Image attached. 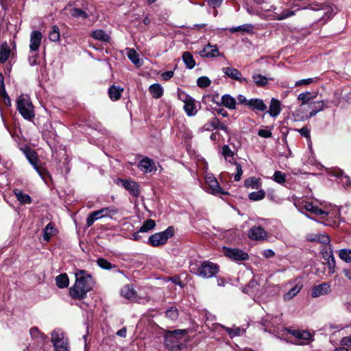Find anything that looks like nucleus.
<instances>
[{"label":"nucleus","mask_w":351,"mask_h":351,"mask_svg":"<svg viewBox=\"0 0 351 351\" xmlns=\"http://www.w3.org/2000/svg\"><path fill=\"white\" fill-rule=\"evenodd\" d=\"M219 123V119L217 117L212 118L208 123L203 126L204 130L210 131L213 129L216 130L217 125Z\"/></svg>","instance_id":"nucleus-51"},{"label":"nucleus","mask_w":351,"mask_h":351,"mask_svg":"<svg viewBox=\"0 0 351 351\" xmlns=\"http://www.w3.org/2000/svg\"><path fill=\"white\" fill-rule=\"evenodd\" d=\"M292 334L294 337L300 339L307 341L311 338V333L306 330H294Z\"/></svg>","instance_id":"nucleus-43"},{"label":"nucleus","mask_w":351,"mask_h":351,"mask_svg":"<svg viewBox=\"0 0 351 351\" xmlns=\"http://www.w3.org/2000/svg\"><path fill=\"white\" fill-rule=\"evenodd\" d=\"M304 208L317 215H328V213L322 208H318L317 206L313 205L312 203L306 202L304 205Z\"/></svg>","instance_id":"nucleus-29"},{"label":"nucleus","mask_w":351,"mask_h":351,"mask_svg":"<svg viewBox=\"0 0 351 351\" xmlns=\"http://www.w3.org/2000/svg\"><path fill=\"white\" fill-rule=\"evenodd\" d=\"M186 334L184 329L167 330L164 335L165 347L169 350H181L182 340Z\"/></svg>","instance_id":"nucleus-3"},{"label":"nucleus","mask_w":351,"mask_h":351,"mask_svg":"<svg viewBox=\"0 0 351 351\" xmlns=\"http://www.w3.org/2000/svg\"><path fill=\"white\" fill-rule=\"evenodd\" d=\"M223 328L228 333L230 338L241 336L245 332V330L241 328L240 327L229 328L223 326Z\"/></svg>","instance_id":"nucleus-31"},{"label":"nucleus","mask_w":351,"mask_h":351,"mask_svg":"<svg viewBox=\"0 0 351 351\" xmlns=\"http://www.w3.org/2000/svg\"><path fill=\"white\" fill-rule=\"evenodd\" d=\"M248 107L252 110L263 112L267 109V106L261 99H250L248 101Z\"/></svg>","instance_id":"nucleus-19"},{"label":"nucleus","mask_w":351,"mask_h":351,"mask_svg":"<svg viewBox=\"0 0 351 351\" xmlns=\"http://www.w3.org/2000/svg\"><path fill=\"white\" fill-rule=\"evenodd\" d=\"M56 232V229L53 224L52 223H49L43 230V239L46 241H49L51 237L54 235Z\"/></svg>","instance_id":"nucleus-32"},{"label":"nucleus","mask_w":351,"mask_h":351,"mask_svg":"<svg viewBox=\"0 0 351 351\" xmlns=\"http://www.w3.org/2000/svg\"><path fill=\"white\" fill-rule=\"evenodd\" d=\"M308 240L311 241H317L327 245H329L330 241V239L327 234H314L311 237L308 238Z\"/></svg>","instance_id":"nucleus-37"},{"label":"nucleus","mask_w":351,"mask_h":351,"mask_svg":"<svg viewBox=\"0 0 351 351\" xmlns=\"http://www.w3.org/2000/svg\"><path fill=\"white\" fill-rule=\"evenodd\" d=\"M49 38L51 41L57 42L60 39V29L58 26L54 25L52 27L51 30L49 34Z\"/></svg>","instance_id":"nucleus-44"},{"label":"nucleus","mask_w":351,"mask_h":351,"mask_svg":"<svg viewBox=\"0 0 351 351\" xmlns=\"http://www.w3.org/2000/svg\"><path fill=\"white\" fill-rule=\"evenodd\" d=\"M303 287V284L299 281L293 287H292L289 291H287L285 295H284V300L285 301H289L290 300H291L292 298H293L295 296H296L298 295V293L300 291V290L302 289Z\"/></svg>","instance_id":"nucleus-23"},{"label":"nucleus","mask_w":351,"mask_h":351,"mask_svg":"<svg viewBox=\"0 0 351 351\" xmlns=\"http://www.w3.org/2000/svg\"><path fill=\"white\" fill-rule=\"evenodd\" d=\"M221 103L224 107L230 110L236 109V99L229 94H225L221 97Z\"/></svg>","instance_id":"nucleus-22"},{"label":"nucleus","mask_w":351,"mask_h":351,"mask_svg":"<svg viewBox=\"0 0 351 351\" xmlns=\"http://www.w3.org/2000/svg\"><path fill=\"white\" fill-rule=\"evenodd\" d=\"M184 109L188 116H193L197 113L196 106L192 97L186 95L184 100Z\"/></svg>","instance_id":"nucleus-18"},{"label":"nucleus","mask_w":351,"mask_h":351,"mask_svg":"<svg viewBox=\"0 0 351 351\" xmlns=\"http://www.w3.org/2000/svg\"><path fill=\"white\" fill-rule=\"evenodd\" d=\"M245 186L257 189L258 188V180L255 178H250L245 181Z\"/></svg>","instance_id":"nucleus-57"},{"label":"nucleus","mask_w":351,"mask_h":351,"mask_svg":"<svg viewBox=\"0 0 351 351\" xmlns=\"http://www.w3.org/2000/svg\"><path fill=\"white\" fill-rule=\"evenodd\" d=\"M86 10L87 3L84 0L71 1L64 8L66 14L74 18H82L83 19L88 17Z\"/></svg>","instance_id":"nucleus-4"},{"label":"nucleus","mask_w":351,"mask_h":351,"mask_svg":"<svg viewBox=\"0 0 351 351\" xmlns=\"http://www.w3.org/2000/svg\"><path fill=\"white\" fill-rule=\"evenodd\" d=\"M17 110L21 116L27 119L31 120L34 117V106L27 95H21L16 101Z\"/></svg>","instance_id":"nucleus-5"},{"label":"nucleus","mask_w":351,"mask_h":351,"mask_svg":"<svg viewBox=\"0 0 351 351\" xmlns=\"http://www.w3.org/2000/svg\"><path fill=\"white\" fill-rule=\"evenodd\" d=\"M138 168L145 173H151L156 171L155 162L152 159L145 157L138 163Z\"/></svg>","instance_id":"nucleus-15"},{"label":"nucleus","mask_w":351,"mask_h":351,"mask_svg":"<svg viewBox=\"0 0 351 351\" xmlns=\"http://www.w3.org/2000/svg\"><path fill=\"white\" fill-rule=\"evenodd\" d=\"M156 226L155 221L153 219H147L144 223L141 226L139 229V232H147L149 230H152Z\"/></svg>","instance_id":"nucleus-42"},{"label":"nucleus","mask_w":351,"mask_h":351,"mask_svg":"<svg viewBox=\"0 0 351 351\" xmlns=\"http://www.w3.org/2000/svg\"><path fill=\"white\" fill-rule=\"evenodd\" d=\"M43 180H45L47 178H50L49 171L43 167L38 165L34 168Z\"/></svg>","instance_id":"nucleus-53"},{"label":"nucleus","mask_w":351,"mask_h":351,"mask_svg":"<svg viewBox=\"0 0 351 351\" xmlns=\"http://www.w3.org/2000/svg\"><path fill=\"white\" fill-rule=\"evenodd\" d=\"M91 36L93 38L108 42L110 40V36L102 29H97L92 32Z\"/></svg>","instance_id":"nucleus-38"},{"label":"nucleus","mask_w":351,"mask_h":351,"mask_svg":"<svg viewBox=\"0 0 351 351\" xmlns=\"http://www.w3.org/2000/svg\"><path fill=\"white\" fill-rule=\"evenodd\" d=\"M210 84V80L206 76L200 77L197 80V84L200 88H206L209 86Z\"/></svg>","instance_id":"nucleus-54"},{"label":"nucleus","mask_w":351,"mask_h":351,"mask_svg":"<svg viewBox=\"0 0 351 351\" xmlns=\"http://www.w3.org/2000/svg\"><path fill=\"white\" fill-rule=\"evenodd\" d=\"M63 338V334L60 330H54L51 333V341L53 345Z\"/></svg>","instance_id":"nucleus-55"},{"label":"nucleus","mask_w":351,"mask_h":351,"mask_svg":"<svg viewBox=\"0 0 351 351\" xmlns=\"http://www.w3.org/2000/svg\"><path fill=\"white\" fill-rule=\"evenodd\" d=\"M281 111L280 101L274 98H272L269 105V110L268 113L272 117H277Z\"/></svg>","instance_id":"nucleus-26"},{"label":"nucleus","mask_w":351,"mask_h":351,"mask_svg":"<svg viewBox=\"0 0 351 351\" xmlns=\"http://www.w3.org/2000/svg\"><path fill=\"white\" fill-rule=\"evenodd\" d=\"M166 316L169 317L171 320H175L178 317V311L177 308L171 307L170 308L167 309L165 312Z\"/></svg>","instance_id":"nucleus-56"},{"label":"nucleus","mask_w":351,"mask_h":351,"mask_svg":"<svg viewBox=\"0 0 351 351\" xmlns=\"http://www.w3.org/2000/svg\"><path fill=\"white\" fill-rule=\"evenodd\" d=\"M234 164L236 165V169H237V173L234 176V180L235 181H239L241 180L243 170L241 165L238 162H234Z\"/></svg>","instance_id":"nucleus-61"},{"label":"nucleus","mask_w":351,"mask_h":351,"mask_svg":"<svg viewBox=\"0 0 351 351\" xmlns=\"http://www.w3.org/2000/svg\"><path fill=\"white\" fill-rule=\"evenodd\" d=\"M253 82L257 86H264L268 82L267 77L258 73H254L252 75Z\"/></svg>","instance_id":"nucleus-41"},{"label":"nucleus","mask_w":351,"mask_h":351,"mask_svg":"<svg viewBox=\"0 0 351 351\" xmlns=\"http://www.w3.org/2000/svg\"><path fill=\"white\" fill-rule=\"evenodd\" d=\"M123 88L119 86H112L108 89V95L112 100L117 101L120 99Z\"/></svg>","instance_id":"nucleus-28"},{"label":"nucleus","mask_w":351,"mask_h":351,"mask_svg":"<svg viewBox=\"0 0 351 351\" xmlns=\"http://www.w3.org/2000/svg\"><path fill=\"white\" fill-rule=\"evenodd\" d=\"M223 252L227 257L236 261H247L249 259L247 253L237 248L224 247Z\"/></svg>","instance_id":"nucleus-9"},{"label":"nucleus","mask_w":351,"mask_h":351,"mask_svg":"<svg viewBox=\"0 0 351 351\" xmlns=\"http://www.w3.org/2000/svg\"><path fill=\"white\" fill-rule=\"evenodd\" d=\"M14 195L17 200L22 204H30L32 202L31 197L26 193H24L21 190L14 189L13 191Z\"/></svg>","instance_id":"nucleus-27"},{"label":"nucleus","mask_w":351,"mask_h":351,"mask_svg":"<svg viewBox=\"0 0 351 351\" xmlns=\"http://www.w3.org/2000/svg\"><path fill=\"white\" fill-rule=\"evenodd\" d=\"M42 34L40 31H33L30 35L29 51L34 53L38 51L41 43Z\"/></svg>","instance_id":"nucleus-14"},{"label":"nucleus","mask_w":351,"mask_h":351,"mask_svg":"<svg viewBox=\"0 0 351 351\" xmlns=\"http://www.w3.org/2000/svg\"><path fill=\"white\" fill-rule=\"evenodd\" d=\"M121 294L123 298L130 300H133L136 298V291L130 285H126L121 289Z\"/></svg>","instance_id":"nucleus-24"},{"label":"nucleus","mask_w":351,"mask_h":351,"mask_svg":"<svg viewBox=\"0 0 351 351\" xmlns=\"http://www.w3.org/2000/svg\"><path fill=\"white\" fill-rule=\"evenodd\" d=\"M199 54L203 58H216L221 55L217 45L208 44L203 49H202Z\"/></svg>","instance_id":"nucleus-13"},{"label":"nucleus","mask_w":351,"mask_h":351,"mask_svg":"<svg viewBox=\"0 0 351 351\" xmlns=\"http://www.w3.org/2000/svg\"><path fill=\"white\" fill-rule=\"evenodd\" d=\"M182 58L187 69H192L195 67V61L193 58V55L190 52H184L182 56Z\"/></svg>","instance_id":"nucleus-30"},{"label":"nucleus","mask_w":351,"mask_h":351,"mask_svg":"<svg viewBox=\"0 0 351 351\" xmlns=\"http://www.w3.org/2000/svg\"><path fill=\"white\" fill-rule=\"evenodd\" d=\"M339 258L346 263H351V250L342 249L339 253Z\"/></svg>","instance_id":"nucleus-46"},{"label":"nucleus","mask_w":351,"mask_h":351,"mask_svg":"<svg viewBox=\"0 0 351 351\" xmlns=\"http://www.w3.org/2000/svg\"><path fill=\"white\" fill-rule=\"evenodd\" d=\"M273 180L278 184H284L286 182V176L280 171H276L273 175Z\"/></svg>","instance_id":"nucleus-52"},{"label":"nucleus","mask_w":351,"mask_h":351,"mask_svg":"<svg viewBox=\"0 0 351 351\" xmlns=\"http://www.w3.org/2000/svg\"><path fill=\"white\" fill-rule=\"evenodd\" d=\"M336 176L341 178V182L345 188L351 186V180L347 176H343V173L341 171L337 173Z\"/></svg>","instance_id":"nucleus-50"},{"label":"nucleus","mask_w":351,"mask_h":351,"mask_svg":"<svg viewBox=\"0 0 351 351\" xmlns=\"http://www.w3.org/2000/svg\"><path fill=\"white\" fill-rule=\"evenodd\" d=\"M24 154L29 162V163L33 166V167H36L38 166V155L36 152L32 149V148L27 147L24 149Z\"/></svg>","instance_id":"nucleus-21"},{"label":"nucleus","mask_w":351,"mask_h":351,"mask_svg":"<svg viewBox=\"0 0 351 351\" xmlns=\"http://www.w3.org/2000/svg\"><path fill=\"white\" fill-rule=\"evenodd\" d=\"M248 237L252 240L261 241L265 240L267 237V233L260 226L251 228L247 234Z\"/></svg>","instance_id":"nucleus-11"},{"label":"nucleus","mask_w":351,"mask_h":351,"mask_svg":"<svg viewBox=\"0 0 351 351\" xmlns=\"http://www.w3.org/2000/svg\"><path fill=\"white\" fill-rule=\"evenodd\" d=\"M56 285L60 288L64 289L69 286V277L66 274H62L56 276Z\"/></svg>","instance_id":"nucleus-34"},{"label":"nucleus","mask_w":351,"mask_h":351,"mask_svg":"<svg viewBox=\"0 0 351 351\" xmlns=\"http://www.w3.org/2000/svg\"><path fill=\"white\" fill-rule=\"evenodd\" d=\"M326 265L328 266L329 271L331 274H334L335 272V266H336L335 260L334 256L332 258H330L329 260L326 261Z\"/></svg>","instance_id":"nucleus-60"},{"label":"nucleus","mask_w":351,"mask_h":351,"mask_svg":"<svg viewBox=\"0 0 351 351\" xmlns=\"http://www.w3.org/2000/svg\"><path fill=\"white\" fill-rule=\"evenodd\" d=\"M331 292V287L328 282H322L313 287L311 296L314 298L326 295Z\"/></svg>","instance_id":"nucleus-12"},{"label":"nucleus","mask_w":351,"mask_h":351,"mask_svg":"<svg viewBox=\"0 0 351 351\" xmlns=\"http://www.w3.org/2000/svg\"><path fill=\"white\" fill-rule=\"evenodd\" d=\"M128 57L135 65H140L138 54L134 49H129Z\"/></svg>","instance_id":"nucleus-49"},{"label":"nucleus","mask_w":351,"mask_h":351,"mask_svg":"<svg viewBox=\"0 0 351 351\" xmlns=\"http://www.w3.org/2000/svg\"><path fill=\"white\" fill-rule=\"evenodd\" d=\"M317 97V94L315 93L305 92L298 95V100L301 101L302 104H306L311 100L314 99Z\"/></svg>","instance_id":"nucleus-35"},{"label":"nucleus","mask_w":351,"mask_h":351,"mask_svg":"<svg viewBox=\"0 0 351 351\" xmlns=\"http://www.w3.org/2000/svg\"><path fill=\"white\" fill-rule=\"evenodd\" d=\"M206 183L208 185L210 193L215 195H224L228 194L219 185L217 179L210 174L206 175L205 178Z\"/></svg>","instance_id":"nucleus-8"},{"label":"nucleus","mask_w":351,"mask_h":351,"mask_svg":"<svg viewBox=\"0 0 351 351\" xmlns=\"http://www.w3.org/2000/svg\"><path fill=\"white\" fill-rule=\"evenodd\" d=\"M190 271L202 278H210L219 271L217 264L209 261H196L191 263L189 266Z\"/></svg>","instance_id":"nucleus-2"},{"label":"nucleus","mask_w":351,"mask_h":351,"mask_svg":"<svg viewBox=\"0 0 351 351\" xmlns=\"http://www.w3.org/2000/svg\"><path fill=\"white\" fill-rule=\"evenodd\" d=\"M321 252L322 254V258L326 261L334 256L332 253V249L330 245L324 246Z\"/></svg>","instance_id":"nucleus-45"},{"label":"nucleus","mask_w":351,"mask_h":351,"mask_svg":"<svg viewBox=\"0 0 351 351\" xmlns=\"http://www.w3.org/2000/svg\"><path fill=\"white\" fill-rule=\"evenodd\" d=\"M313 82V78H308V79H304L298 80L295 82V86H304L310 84Z\"/></svg>","instance_id":"nucleus-64"},{"label":"nucleus","mask_w":351,"mask_h":351,"mask_svg":"<svg viewBox=\"0 0 351 351\" xmlns=\"http://www.w3.org/2000/svg\"><path fill=\"white\" fill-rule=\"evenodd\" d=\"M118 213V209L114 207H106L100 210L92 212L86 219V226H91L93 223L101 218L108 217L112 218Z\"/></svg>","instance_id":"nucleus-6"},{"label":"nucleus","mask_w":351,"mask_h":351,"mask_svg":"<svg viewBox=\"0 0 351 351\" xmlns=\"http://www.w3.org/2000/svg\"><path fill=\"white\" fill-rule=\"evenodd\" d=\"M54 346L57 351H67V343L64 338L55 343Z\"/></svg>","instance_id":"nucleus-58"},{"label":"nucleus","mask_w":351,"mask_h":351,"mask_svg":"<svg viewBox=\"0 0 351 351\" xmlns=\"http://www.w3.org/2000/svg\"><path fill=\"white\" fill-rule=\"evenodd\" d=\"M295 14L294 11H291L289 10H284L283 12L280 14L273 12L271 14L268 15V19L270 20H278L281 21L284 20L287 18H289L291 16H293Z\"/></svg>","instance_id":"nucleus-20"},{"label":"nucleus","mask_w":351,"mask_h":351,"mask_svg":"<svg viewBox=\"0 0 351 351\" xmlns=\"http://www.w3.org/2000/svg\"><path fill=\"white\" fill-rule=\"evenodd\" d=\"M97 265L102 269L109 270L110 269L116 267L114 265L111 264L106 259L99 258L97 261Z\"/></svg>","instance_id":"nucleus-48"},{"label":"nucleus","mask_w":351,"mask_h":351,"mask_svg":"<svg viewBox=\"0 0 351 351\" xmlns=\"http://www.w3.org/2000/svg\"><path fill=\"white\" fill-rule=\"evenodd\" d=\"M173 234L174 228L172 226H169L163 232H157L151 235L148 239L147 243L153 247L164 245Z\"/></svg>","instance_id":"nucleus-7"},{"label":"nucleus","mask_w":351,"mask_h":351,"mask_svg":"<svg viewBox=\"0 0 351 351\" xmlns=\"http://www.w3.org/2000/svg\"><path fill=\"white\" fill-rule=\"evenodd\" d=\"M123 186L130 192L133 197H138L140 194L139 185L134 181L121 180Z\"/></svg>","instance_id":"nucleus-17"},{"label":"nucleus","mask_w":351,"mask_h":351,"mask_svg":"<svg viewBox=\"0 0 351 351\" xmlns=\"http://www.w3.org/2000/svg\"><path fill=\"white\" fill-rule=\"evenodd\" d=\"M222 151L223 155L226 160H228L229 158H233L234 152L230 149L228 145L223 146Z\"/></svg>","instance_id":"nucleus-59"},{"label":"nucleus","mask_w":351,"mask_h":351,"mask_svg":"<svg viewBox=\"0 0 351 351\" xmlns=\"http://www.w3.org/2000/svg\"><path fill=\"white\" fill-rule=\"evenodd\" d=\"M75 282L69 289V295L73 299L82 300L93 288V280L84 270H79L75 274Z\"/></svg>","instance_id":"nucleus-1"},{"label":"nucleus","mask_w":351,"mask_h":351,"mask_svg":"<svg viewBox=\"0 0 351 351\" xmlns=\"http://www.w3.org/2000/svg\"><path fill=\"white\" fill-rule=\"evenodd\" d=\"M253 26L251 24H244L237 27L230 28L229 30L231 33H235L237 32L253 33Z\"/></svg>","instance_id":"nucleus-40"},{"label":"nucleus","mask_w":351,"mask_h":351,"mask_svg":"<svg viewBox=\"0 0 351 351\" xmlns=\"http://www.w3.org/2000/svg\"><path fill=\"white\" fill-rule=\"evenodd\" d=\"M330 101L324 100L314 101L310 104V108H311V111L309 113L308 117H312L315 116L317 112L324 110V108H329Z\"/></svg>","instance_id":"nucleus-16"},{"label":"nucleus","mask_w":351,"mask_h":351,"mask_svg":"<svg viewBox=\"0 0 351 351\" xmlns=\"http://www.w3.org/2000/svg\"><path fill=\"white\" fill-rule=\"evenodd\" d=\"M149 92L156 99L160 98L163 95V88L159 84H154L149 86Z\"/></svg>","instance_id":"nucleus-33"},{"label":"nucleus","mask_w":351,"mask_h":351,"mask_svg":"<svg viewBox=\"0 0 351 351\" xmlns=\"http://www.w3.org/2000/svg\"><path fill=\"white\" fill-rule=\"evenodd\" d=\"M11 50L6 42L3 43L0 45V63H5L9 58Z\"/></svg>","instance_id":"nucleus-25"},{"label":"nucleus","mask_w":351,"mask_h":351,"mask_svg":"<svg viewBox=\"0 0 351 351\" xmlns=\"http://www.w3.org/2000/svg\"><path fill=\"white\" fill-rule=\"evenodd\" d=\"M32 55L29 56V63L31 66H34L38 64L37 58H38V51L31 53Z\"/></svg>","instance_id":"nucleus-62"},{"label":"nucleus","mask_w":351,"mask_h":351,"mask_svg":"<svg viewBox=\"0 0 351 351\" xmlns=\"http://www.w3.org/2000/svg\"><path fill=\"white\" fill-rule=\"evenodd\" d=\"M223 73L232 80L239 81L241 83H247V78L242 77L241 73L237 69L233 67L222 68Z\"/></svg>","instance_id":"nucleus-10"},{"label":"nucleus","mask_w":351,"mask_h":351,"mask_svg":"<svg viewBox=\"0 0 351 351\" xmlns=\"http://www.w3.org/2000/svg\"><path fill=\"white\" fill-rule=\"evenodd\" d=\"M265 196V193L263 190L254 191L249 194V199L252 201H259L263 199Z\"/></svg>","instance_id":"nucleus-47"},{"label":"nucleus","mask_w":351,"mask_h":351,"mask_svg":"<svg viewBox=\"0 0 351 351\" xmlns=\"http://www.w3.org/2000/svg\"><path fill=\"white\" fill-rule=\"evenodd\" d=\"M32 338L37 343H42L46 339V336L40 333L38 328H32L29 330Z\"/></svg>","instance_id":"nucleus-36"},{"label":"nucleus","mask_w":351,"mask_h":351,"mask_svg":"<svg viewBox=\"0 0 351 351\" xmlns=\"http://www.w3.org/2000/svg\"><path fill=\"white\" fill-rule=\"evenodd\" d=\"M258 135L263 138H270L272 134L269 130L261 129L258 131Z\"/></svg>","instance_id":"nucleus-63"},{"label":"nucleus","mask_w":351,"mask_h":351,"mask_svg":"<svg viewBox=\"0 0 351 351\" xmlns=\"http://www.w3.org/2000/svg\"><path fill=\"white\" fill-rule=\"evenodd\" d=\"M310 9L313 10H325V5L322 3H319L317 2H313L309 5ZM326 11L324 12L325 14H328L327 19L331 18L332 14L331 11V8H326Z\"/></svg>","instance_id":"nucleus-39"}]
</instances>
